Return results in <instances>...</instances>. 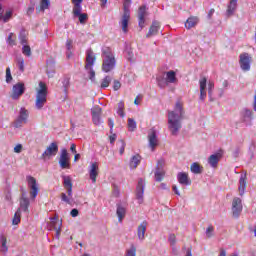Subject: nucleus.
<instances>
[{
  "instance_id": "f257e3e1",
  "label": "nucleus",
  "mask_w": 256,
  "mask_h": 256,
  "mask_svg": "<svg viewBox=\"0 0 256 256\" xmlns=\"http://www.w3.org/2000/svg\"><path fill=\"white\" fill-rule=\"evenodd\" d=\"M183 117H185L183 102L177 101L174 110L168 112V129L172 135H177V133H179Z\"/></svg>"
},
{
  "instance_id": "f03ea898",
  "label": "nucleus",
  "mask_w": 256,
  "mask_h": 256,
  "mask_svg": "<svg viewBox=\"0 0 256 256\" xmlns=\"http://www.w3.org/2000/svg\"><path fill=\"white\" fill-rule=\"evenodd\" d=\"M102 71L104 73H111L113 69H115V65H117V60L115 59V55L111 51V48L104 47L102 49Z\"/></svg>"
},
{
  "instance_id": "7ed1b4c3",
  "label": "nucleus",
  "mask_w": 256,
  "mask_h": 256,
  "mask_svg": "<svg viewBox=\"0 0 256 256\" xmlns=\"http://www.w3.org/2000/svg\"><path fill=\"white\" fill-rule=\"evenodd\" d=\"M39 89L37 90L36 94V109H43L45 107V103H47V85L45 83H39Z\"/></svg>"
},
{
  "instance_id": "20e7f679",
  "label": "nucleus",
  "mask_w": 256,
  "mask_h": 256,
  "mask_svg": "<svg viewBox=\"0 0 256 256\" xmlns=\"http://www.w3.org/2000/svg\"><path fill=\"white\" fill-rule=\"evenodd\" d=\"M129 7H131V0H124L123 15L120 22L123 33H127L129 28V19H131V11L129 10Z\"/></svg>"
},
{
  "instance_id": "39448f33",
  "label": "nucleus",
  "mask_w": 256,
  "mask_h": 256,
  "mask_svg": "<svg viewBox=\"0 0 256 256\" xmlns=\"http://www.w3.org/2000/svg\"><path fill=\"white\" fill-rule=\"evenodd\" d=\"M29 121V110L25 107L20 108L17 118L14 120L15 129H19L23 125H27Z\"/></svg>"
},
{
  "instance_id": "423d86ee",
  "label": "nucleus",
  "mask_w": 256,
  "mask_h": 256,
  "mask_svg": "<svg viewBox=\"0 0 256 256\" xmlns=\"http://www.w3.org/2000/svg\"><path fill=\"white\" fill-rule=\"evenodd\" d=\"M26 181L28 183V188L30 189V199L35 201L37 195H39V184H37V179L33 176H27Z\"/></svg>"
},
{
  "instance_id": "0eeeda50",
  "label": "nucleus",
  "mask_w": 256,
  "mask_h": 256,
  "mask_svg": "<svg viewBox=\"0 0 256 256\" xmlns=\"http://www.w3.org/2000/svg\"><path fill=\"white\" fill-rule=\"evenodd\" d=\"M239 63L242 71H251V56L249 53L240 54Z\"/></svg>"
},
{
  "instance_id": "6e6552de",
  "label": "nucleus",
  "mask_w": 256,
  "mask_h": 256,
  "mask_svg": "<svg viewBox=\"0 0 256 256\" xmlns=\"http://www.w3.org/2000/svg\"><path fill=\"white\" fill-rule=\"evenodd\" d=\"M241 211H243V204L241 202V198L235 197L232 201V213L233 217L236 219L241 215Z\"/></svg>"
},
{
  "instance_id": "1a4fd4ad",
  "label": "nucleus",
  "mask_w": 256,
  "mask_h": 256,
  "mask_svg": "<svg viewBox=\"0 0 256 256\" xmlns=\"http://www.w3.org/2000/svg\"><path fill=\"white\" fill-rule=\"evenodd\" d=\"M23 93H25V84L23 82H19L13 86L11 98L17 100L21 95H23Z\"/></svg>"
},
{
  "instance_id": "9d476101",
  "label": "nucleus",
  "mask_w": 256,
  "mask_h": 256,
  "mask_svg": "<svg viewBox=\"0 0 256 256\" xmlns=\"http://www.w3.org/2000/svg\"><path fill=\"white\" fill-rule=\"evenodd\" d=\"M163 167H165V161L158 160L156 171H155V181H158V182L163 181V178L165 177V170L163 169Z\"/></svg>"
},
{
  "instance_id": "9b49d317",
  "label": "nucleus",
  "mask_w": 256,
  "mask_h": 256,
  "mask_svg": "<svg viewBox=\"0 0 256 256\" xmlns=\"http://www.w3.org/2000/svg\"><path fill=\"white\" fill-rule=\"evenodd\" d=\"M144 194H145V181L143 179H139L138 185L136 187V199L139 205L143 203Z\"/></svg>"
},
{
  "instance_id": "f8f14e48",
  "label": "nucleus",
  "mask_w": 256,
  "mask_h": 256,
  "mask_svg": "<svg viewBox=\"0 0 256 256\" xmlns=\"http://www.w3.org/2000/svg\"><path fill=\"white\" fill-rule=\"evenodd\" d=\"M59 152V146L57 145V142H52L47 149L42 154L43 159L45 157H55L57 153Z\"/></svg>"
},
{
  "instance_id": "ddd939ff",
  "label": "nucleus",
  "mask_w": 256,
  "mask_h": 256,
  "mask_svg": "<svg viewBox=\"0 0 256 256\" xmlns=\"http://www.w3.org/2000/svg\"><path fill=\"white\" fill-rule=\"evenodd\" d=\"M59 165L61 169H69V153L67 152V149H62L59 159Z\"/></svg>"
},
{
  "instance_id": "4468645a",
  "label": "nucleus",
  "mask_w": 256,
  "mask_h": 256,
  "mask_svg": "<svg viewBox=\"0 0 256 256\" xmlns=\"http://www.w3.org/2000/svg\"><path fill=\"white\" fill-rule=\"evenodd\" d=\"M147 16V6L146 5H142L140 6L139 10H138V25L140 27V29H143V27H145V17Z\"/></svg>"
},
{
  "instance_id": "2eb2a0df",
  "label": "nucleus",
  "mask_w": 256,
  "mask_h": 256,
  "mask_svg": "<svg viewBox=\"0 0 256 256\" xmlns=\"http://www.w3.org/2000/svg\"><path fill=\"white\" fill-rule=\"evenodd\" d=\"M29 205H31V202L27 195L25 193H22V196L20 198V212L23 211L24 213H29Z\"/></svg>"
},
{
  "instance_id": "dca6fc26",
  "label": "nucleus",
  "mask_w": 256,
  "mask_h": 256,
  "mask_svg": "<svg viewBox=\"0 0 256 256\" xmlns=\"http://www.w3.org/2000/svg\"><path fill=\"white\" fill-rule=\"evenodd\" d=\"M253 119V111L245 108L241 112V121L242 123H246V125H251V121Z\"/></svg>"
},
{
  "instance_id": "f3484780",
  "label": "nucleus",
  "mask_w": 256,
  "mask_h": 256,
  "mask_svg": "<svg viewBox=\"0 0 256 256\" xmlns=\"http://www.w3.org/2000/svg\"><path fill=\"white\" fill-rule=\"evenodd\" d=\"M89 175L92 183H97V175H99V165L97 162L90 165Z\"/></svg>"
},
{
  "instance_id": "a211bd4d",
  "label": "nucleus",
  "mask_w": 256,
  "mask_h": 256,
  "mask_svg": "<svg viewBox=\"0 0 256 256\" xmlns=\"http://www.w3.org/2000/svg\"><path fill=\"white\" fill-rule=\"evenodd\" d=\"M161 29V24L158 21H154L150 26L146 37L149 39L150 37H155V35L159 34V30Z\"/></svg>"
},
{
  "instance_id": "6ab92c4d",
  "label": "nucleus",
  "mask_w": 256,
  "mask_h": 256,
  "mask_svg": "<svg viewBox=\"0 0 256 256\" xmlns=\"http://www.w3.org/2000/svg\"><path fill=\"white\" fill-rule=\"evenodd\" d=\"M95 59V53H93V50H87L85 69H91V67L95 65Z\"/></svg>"
},
{
  "instance_id": "aec40b11",
  "label": "nucleus",
  "mask_w": 256,
  "mask_h": 256,
  "mask_svg": "<svg viewBox=\"0 0 256 256\" xmlns=\"http://www.w3.org/2000/svg\"><path fill=\"white\" fill-rule=\"evenodd\" d=\"M148 141L152 151H155V147L159 145V140L157 139V132H155V130H152L148 134Z\"/></svg>"
},
{
  "instance_id": "412c9836",
  "label": "nucleus",
  "mask_w": 256,
  "mask_h": 256,
  "mask_svg": "<svg viewBox=\"0 0 256 256\" xmlns=\"http://www.w3.org/2000/svg\"><path fill=\"white\" fill-rule=\"evenodd\" d=\"M92 121L94 125L101 124V107L96 106L92 109Z\"/></svg>"
},
{
  "instance_id": "4be33fe9",
  "label": "nucleus",
  "mask_w": 256,
  "mask_h": 256,
  "mask_svg": "<svg viewBox=\"0 0 256 256\" xmlns=\"http://www.w3.org/2000/svg\"><path fill=\"white\" fill-rule=\"evenodd\" d=\"M147 232V221H143L137 228L139 241H145V233Z\"/></svg>"
},
{
  "instance_id": "5701e85b",
  "label": "nucleus",
  "mask_w": 256,
  "mask_h": 256,
  "mask_svg": "<svg viewBox=\"0 0 256 256\" xmlns=\"http://www.w3.org/2000/svg\"><path fill=\"white\" fill-rule=\"evenodd\" d=\"M177 180L180 185L189 186L191 185V180L189 179V175L185 172H179L177 175Z\"/></svg>"
},
{
  "instance_id": "b1692460",
  "label": "nucleus",
  "mask_w": 256,
  "mask_h": 256,
  "mask_svg": "<svg viewBox=\"0 0 256 256\" xmlns=\"http://www.w3.org/2000/svg\"><path fill=\"white\" fill-rule=\"evenodd\" d=\"M62 179L67 194L71 197V192H73V182L71 180V176H63Z\"/></svg>"
},
{
  "instance_id": "393cba45",
  "label": "nucleus",
  "mask_w": 256,
  "mask_h": 256,
  "mask_svg": "<svg viewBox=\"0 0 256 256\" xmlns=\"http://www.w3.org/2000/svg\"><path fill=\"white\" fill-rule=\"evenodd\" d=\"M246 179H247V174H242L240 176L238 190L241 196L245 195V188L247 187Z\"/></svg>"
},
{
  "instance_id": "a878e982",
  "label": "nucleus",
  "mask_w": 256,
  "mask_h": 256,
  "mask_svg": "<svg viewBox=\"0 0 256 256\" xmlns=\"http://www.w3.org/2000/svg\"><path fill=\"white\" fill-rule=\"evenodd\" d=\"M235 11H237V0H230L226 10L227 17L234 15Z\"/></svg>"
},
{
  "instance_id": "bb28decb",
  "label": "nucleus",
  "mask_w": 256,
  "mask_h": 256,
  "mask_svg": "<svg viewBox=\"0 0 256 256\" xmlns=\"http://www.w3.org/2000/svg\"><path fill=\"white\" fill-rule=\"evenodd\" d=\"M0 0V21H3L4 23H8V21L13 17V11H6L5 15H3V6L1 5Z\"/></svg>"
},
{
  "instance_id": "cd10ccee",
  "label": "nucleus",
  "mask_w": 256,
  "mask_h": 256,
  "mask_svg": "<svg viewBox=\"0 0 256 256\" xmlns=\"http://www.w3.org/2000/svg\"><path fill=\"white\" fill-rule=\"evenodd\" d=\"M199 24V17L197 16H190L186 22H185V27L186 29H193L195 25Z\"/></svg>"
},
{
  "instance_id": "c85d7f7f",
  "label": "nucleus",
  "mask_w": 256,
  "mask_h": 256,
  "mask_svg": "<svg viewBox=\"0 0 256 256\" xmlns=\"http://www.w3.org/2000/svg\"><path fill=\"white\" fill-rule=\"evenodd\" d=\"M141 163V155L136 154L134 156L131 157L130 159V169H137V167H139Z\"/></svg>"
},
{
  "instance_id": "c756f323",
  "label": "nucleus",
  "mask_w": 256,
  "mask_h": 256,
  "mask_svg": "<svg viewBox=\"0 0 256 256\" xmlns=\"http://www.w3.org/2000/svg\"><path fill=\"white\" fill-rule=\"evenodd\" d=\"M126 213H127V210L125 209V207L121 204H117L116 215L120 223L125 218Z\"/></svg>"
},
{
  "instance_id": "7c9ffc66",
  "label": "nucleus",
  "mask_w": 256,
  "mask_h": 256,
  "mask_svg": "<svg viewBox=\"0 0 256 256\" xmlns=\"http://www.w3.org/2000/svg\"><path fill=\"white\" fill-rule=\"evenodd\" d=\"M190 171L194 173V175H201V173H203V167L199 165V163L194 162L190 166Z\"/></svg>"
},
{
  "instance_id": "2f4dec72",
  "label": "nucleus",
  "mask_w": 256,
  "mask_h": 256,
  "mask_svg": "<svg viewBox=\"0 0 256 256\" xmlns=\"http://www.w3.org/2000/svg\"><path fill=\"white\" fill-rule=\"evenodd\" d=\"M166 81L169 83H177V73L175 71L170 70L166 72Z\"/></svg>"
},
{
  "instance_id": "473e14b6",
  "label": "nucleus",
  "mask_w": 256,
  "mask_h": 256,
  "mask_svg": "<svg viewBox=\"0 0 256 256\" xmlns=\"http://www.w3.org/2000/svg\"><path fill=\"white\" fill-rule=\"evenodd\" d=\"M221 155L219 154H212L209 158H208V163L209 165H211L212 167H217L218 163H219V159H220Z\"/></svg>"
},
{
  "instance_id": "72a5a7b5",
  "label": "nucleus",
  "mask_w": 256,
  "mask_h": 256,
  "mask_svg": "<svg viewBox=\"0 0 256 256\" xmlns=\"http://www.w3.org/2000/svg\"><path fill=\"white\" fill-rule=\"evenodd\" d=\"M0 253H3L4 255L9 251V247H7V238L5 236L0 237Z\"/></svg>"
},
{
  "instance_id": "f704fd0d",
  "label": "nucleus",
  "mask_w": 256,
  "mask_h": 256,
  "mask_svg": "<svg viewBox=\"0 0 256 256\" xmlns=\"http://www.w3.org/2000/svg\"><path fill=\"white\" fill-rule=\"evenodd\" d=\"M158 87H160V89H165V87L169 86V83L167 82V78L163 77V76H158L156 78Z\"/></svg>"
},
{
  "instance_id": "c9c22d12",
  "label": "nucleus",
  "mask_w": 256,
  "mask_h": 256,
  "mask_svg": "<svg viewBox=\"0 0 256 256\" xmlns=\"http://www.w3.org/2000/svg\"><path fill=\"white\" fill-rule=\"evenodd\" d=\"M74 18H78L79 23L81 25H85V23H87V21H89V15L87 13L78 14L77 16H74Z\"/></svg>"
},
{
  "instance_id": "e433bc0d",
  "label": "nucleus",
  "mask_w": 256,
  "mask_h": 256,
  "mask_svg": "<svg viewBox=\"0 0 256 256\" xmlns=\"http://www.w3.org/2000/svg\"><path fill=\"white\" fill-rule=\"evenodd\" d=\"M112 81H113V78L111 76H106L101 81V84H100L101 89H107V87H109Z\"/></svg>"
},
{
  "instance_id": "4c0bfd02",
  "label": "nucleus",
  "mask_w": 256,
  "mask_h": 256,
  "mask_svg": "<svg viewBox=\"0 0 256 256\" xmlns=\"http://www.w3.org/2000/svg\"><path fill=\"white\" fill-rule=\"evenodd\" d=\"M16 63H17L19 71H21V73H23V71H25V59H23V57H21V56H18L16 58Z\"/></svg>"
},
{
  "instance_id": "58836bf2",
  "label": "nucleus",
  "mask_w": 256,
  "mask_h": 256,
  "mask_svg": "<svg viewBox=\"0 0 256 256\" xmlns=\"http://www.w3.org/2000/svg\"><path fill=\"white\" fill-rule=\"evenodd\" d=\"M61 201H64V203H67L68 205H71L73 203V192H71V196L65 193L61 194Z\"/></svg>"
},
{
  "instance_id": "ea45409f",
  "label": "nucleus",
  "mask_w": 256,
  "mask_h": 256,
  "mask_svg": "<svg viewBox=\"0 0 256 256\" xmlns=\"http://www.w3.org/2000/svg\"><path fill=\"white\" fill-rule=\"evenodd\" d=\"M125 256H137V247H135V244L130 245V248L126 250Z\"/></svg>"
},
{
  "instance_id": "a19ab883",
  "label": "nucleus",
  "mask_w": 256,
  "mask_h": 256,
  "mask_svg": "<svg viewBox=\"0 0 256 256\" xmlns=\"http://www.w3.org/2000/svg\"><path fill=\"white\" fill-rule=\"evenodd\" d=\"M19 223H21V209L16 211L12 220V225H19Z\"/></svg>"
},
{
  "instance_id": "79ce46f5",
  "label": "nucleus",
  "mask_w": 256,
  "mask_h": 256,
  "mask_svg": "<svg viewBox=\"0 0 256 256\" xmlns=\"http://www.w3.org/2000/svg\"><path fill=\"white\" fill-rule=\"evenodd\" d=\"M81 11H83V6H81V4H74L73 10H72L73 17H77V15H80Z\"/></svg>"
},
{
  "instance_id": "37998d69",
  "label": "nucleus",
  "mask_w": 256,
  "mask_h": 256,
  "mask_svg": "<svg viewBox=\"0 0 256 256\" xmlns=\"http://www.w3.org/2000/svg\"><path fill=\"white\" fill-rule=\"evenodd\" d=\"M128 129L131 132H133V131H135V129H137V122H135V119H133V118L128 119Z\"/></svg>"
},
{
  "instance_id": "c03bdc74",
  "label": "nucleus",
  "mask_w": 256,
  "mask_h": 256,
  "mask_svg": "<svg viewBox=\"0 0 256 256\" xmlns=\"http://www.w3.org/2000/svg\"><path fill=\"white\" fill-rule=\"evenodd\" d=\"M200 91H207V78L201 77L199 80Z\"/></svg>"
},
{
  "instance_id": "a18cd8bd",
  "label": "nucleus",
  "mask_w": 256,
  "mask_h": 256,
  "mask_svg": "<svg viewBox=\"0 0 256 256\" xmlns=\"http://www.w3.org/2000/svg\"><path fill=\"white\" fill-rule=\"evenodd\" d=\"M123 109H125V104L123 102H119L117 110V114L119 115V117H125V112L123 111Z\"/></svg>"
},
{
  "instance_id": "49530a36",
  "label": "nucleus",
  "mask_w": 256,
  "mask_h": 256,
  "mask_svg": "<svg viewBox=\"0 0 256 256\" xmlns=\"http://www.w3.org/2000/svg\"><path fill=\"white\" fill-rule=\"evenodd\" d=\"M49 5H51L50 0H41L40 11H45V9H49Z\"/></svg>"
},
{
  "instance_id": "de8ad7c7",
  "label": "nucleus",
  "mask_w": 256,
  "mask_h": 256,
  "mask_svg": "<svg viewBox=\"0 0 256 256\" xmlns=\"http://www.w3.org/2000/svg\"><path fill=\"white\" fill-rule=\"evenodd\" d=\"M73 48V40H67L66 42V49H67V52H66V55L69 59V57H71V49Z\"/></svg>"
},
{
  "instance_id": "09e8293b",
  "label": "nucleus",
  "mask_w": 256,
  "mask_h": 256,
  "mask_svg": "<svg viewBox=\"0 0 256 256\" xmlns=\"http://www.w3.org/2000/svg\"><path fill=\"white\" fill-rule=\"evenodd\" d=\"M22 53L26 57H31V47L29 45L24 44L22 47Z\"/></svg>"
},
{
  "instance_id": "8fccbe9b",
  "label": "nucleus",
  "mask_w": 256,
  "mask_h": 256,
  "mask_svg": "<svg viewBox=\"0 0 256 256\" xmlns=\"http://www.w3.org/2000/svg\"><path fill=\"white\" fill-rule=\"evenodd\" d=\"M13 81V76L11 75V68H6V83H11Z\"/></svg>"
},
{
  "instance_id": "3c124183",
  "label": "nucleus",
  "mask_w": 256,
  "mask_h": 256,
  "mask_svg": "<svg viewBox=\"0 0 256 256\" xmlns=\"http://www.w3.org/2000/svg\"><path fill=\"white\" fill-rule=\"evenodd\" d=\"M215 231V228H213V226H209L207 229H206V237L208 239H211V237H213V233Z\"/></svg>"
},
{
  "instance_id": "603ef678",
  "label": "nucleus",
  "mask_w": 256,
  "mask_h": 256,
  "mask_svg": "<svg viewBox=\"0 0 256 256\" xmlns=\"http://www.w3.org/2000/svg\"><path fill=\"white\" fill-rule=\"evenodd\" d=\"M86 71L89 73V79L93 81L95 79V70H93V67L86 68Z\"/></svg>"
},
{
  "instance_id": "864d4df0",
  "label": "nucleus",
  "mask_w": 256,
  "mask_h": 256,
  "mask_svg": "<svg viewBox=\"0 0 256 256\" xmlns=\"http://www.w3.org/2000/svg\"><path fill=\"white\" fill-rule=\"evenodd\" d=\"M213 89H215V84L212 81L208 83V95L211 97L213 95Z\"/></svg>"
},
{
  "instance_id": "5fc2aeb1",
  "label": "nucleus",
  "mask_w": 256,
  "mask_h": 256,
  "mask_svg": "<svg viewBox=\"0 0 256 256\" xmlns=\"http://www.w3.org/2000/svg\"><path fill=\"white\" fill-rule=\"evenodd\" d=\"M168 241H169L170 245H175V243H177V238L175 237V234H170Z\"/></svg>"
},
{
  "instance_id": "6e6d98bb",
  "label": "nucleus",
  "mask_w": 256,
  "mask_h": 256,
  "mask_svg": "<svg viewBox=\"0 0 256 256\" xmlns=\"http://www.w3.org/2000/svg\"><path fill=\"white\" fill-rule=\"evenodd\" d=\"M62 85H63L64 91L67 92V89H69V78H64L62 81Z\"/></svg>"
},
{
  "instance_id": "4d7b16f0",
  "label": "nucleus",
  "mask_w": 256,
  "mask_h": 256,
  "mask_svg": "<svg viewBox=\"0 0 256 256\" xmlns=\"http://www.w3.org/2000/svg\"><path fill=\"white\" fill-rule=\"evenodd\" d=\"M119 143H120V149H119V153H120V155H123V153H125V141H123V140H120L119 141Z\"/></svg>"
},
{
  "instance_id": "13d9d810",
  "label": "nucleus",
  "mask_w": 256,
  "mask_h": 256,
  "mask_svg": "<svg viewBox=\"0 0 256 256\" xmlns=\"http://www.w3.org/2000/svg\"><path fill=\"white\" fill-rule=\"evenodd\" d=\"M199 99H200V101H204L205 99H207V90H200Z\"/></svg>"
},
{
  "instance_id": "bf43d9fd",
  "label": "nucleus",
  "mask_w": 256,
  "mask_h": 256,
  "mask_svg": "<svg viewBox=\"0 0 256 256\" xmlns=\"http://www.w3.org/2000/svg\"><path fill=\"white\" fill-rule=\"evenodd\" d=\"M113 89L114 91H119V89H121V82L114 80Z\"/></svg>"
},
{
  "instance_id": "052dcab7",
  "label": "nucleus",
  "mask_w": 256,
  "mask_h": 256,
  "mask_svg": "<svg viewBox=\"0 0 256 256\" xmlns=\"http://www.w3.org/2000/svg\"><path fill=\"white\" fill-rule=\"evenodd\" d=\"M7 43H9L10 45H15V39H13V33L9 34Z\"/></svg>"
},
{
  "instance_id": "680f3d73",
  "label": "nucleus",
  "mask_w": 256,
  "mask_h": 256,
  "mask_svg": "<svg viewBox=\"0 0 256 256\" xmlns=\"http://www.w3.org/2000/svg\"><path fill=\"white\" fill-rule=\"evenodd\" d=\"M23 150V145L18 144L14 147V153H21V151Z\"/></svg>"
},
{
  "instance_id": "e2e57ef3",
  "label": "nucleus",
  "mask_w": 256,
  "mask_h": 256,
  "mask_svg": "<svg viewBox=\"0 0 256 256\" xmlns=\"http://www.w3.org/2000/svg\"><path fill=\"white\" fill-rule=\"evenodd\" d=\"M108 125L110 127V133L113 134V127L115 126V123L113 122V119H111V118L108 119Z\"/></svg>"
},
{
  "instance_id": "0e129e2a",
  "label": "nucleus",
  "mask_w": 256,
  "mask_h": 256,
  "mask_svg": "<svg viewBox=\"0 0 256 256\" xmlns=\"http://www.w3.org/2000/svg\"><path fill=\"white\" fill-rule=\"evenodd\" d=\"M71 217H78L79 216V210L76 208L72 209L70 212Z\"/></svg>"
},
{
  "instance_id": "69168bd1",
  "label": "nucleus",
  "mask_w": 256,
  "mask_h": 256,
  "mask_svg": "<svg viewBox=\"0 0 256 256\" xmlns=\"http://www.w3.org/2000/svg\"><path fill=\"white\" fill-rule=\"evenodd\" d=\"M110 139V143L113 145V143H115L116 139H117V134H113L109 137Z\"/></svg>"
},
{
  "instance_id": "338daca9",
  "label": "nucleus",
  "mask_w": 256,
  "mask_h": 256,
  "mask_svg": "<svg viewBox=\"0 0 256 256\" xmlns=\"http://www.w3.org/2000/svg\"><path fill=\"white\" fill-rule=\"evenodd\" d=\"M70 151H71V153L76 154L77 153V145L71 144Z\"/></svg>"
},
{
  "instance_id": "774afa93",
  "label": "nucleus",
  "mask_w": 256,
  "mask_h": 256,
  "mask_svg": "<svg viewBox=\"0 0 256 256\" xmlns=\"http://www.w3.org/2000/svg\"><path fill=\"white\" fill-rule=\"evenodd\" d=\"M172 189H173V191H174V193H175L176 195H181V193L179 192V189H177V186L173 185V186H172Z\"/></svg>"
}]
</instances>
